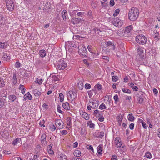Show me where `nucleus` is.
<instances>
[{
	"mask_svg": "<svg viewBox=\"0 0 160 160\" xmlns=\"http://www.w3.org/2000/svg\"><path fill=\"white\" fill-rule=\"evenodd\" d=\"M139 10L137 8L135 7L132 8L128 13V18L132 21L136 20L138 17Z\"/></svg>",
	"mask_w": 160,
	"mask_h": 160,
	"instance_id": "obj_1",
	"label": "nucleus"
},
{
	"mask_svg": "<svg viewBox=\"0 0 160 160\" xmlns=\"http://www.w3.org/2000/svg\"><path fill=\"white\" fill-rule=\"evenodd\" d=\"M137 57L139 61L142 62L144 64L145 62L144 61H145V57L142 48L139 47L138 48Z\"/></svg>",
	"mask_w": 160,
	"mask_h": 160,
	"instance_id": "obj_2",
	"label": "nucleus"
},
{
	"mask_svg": "<svg viewBox=\"0 0 160 160\" xmlns=\"http://www.w3.org/2000/svg\"><path fill=\"white\" fill-rule=\"evenodd\" d=\"M135 40L136 42L140 44H145L147 42V38L142 34L137 35L135 38Z\"/></svg>",
	"mask_w": 160,
	"mask_h": 160,
	"instance_id": "obj_3",
	"label": "nucleus"
},
{
	"mask_svg": "<svg viewBox=\"0 0 160 160\" xmlns=\"http://www.w3.org/2000/svg\"><path fill=\"white\" fill-rule=\"evenodd\" d=\"M57 68L59 70H64L67 66L66 60L62 58L58 60L57 63Z\"/></svg>",
	"mask_w": 160,
	"mask_h": 160,
	"instance_id": "obj_4",
	"label": "nucleus"
},
{
	"mask_svg": "<svg viewBox=\"0 0 160 160\" xmlns=\"http://www.w3.org/2000/svg\"><path fill=\"white\" fill-rule=\"evenodd\" d=\"M78 52L79 54L83 57L87 56L88 51L84 45H82L78 47Z\"/></svg>",
	"mask_w": 160,
	"mask_h": 160,
	"instance_id": "obj_5",
	"label": "nucleus"
},
{
	"mask_svg": "<svg viewBox=\"0 0 160 160\" xmlns=\"http://www.w3.org/2000/svg\"><path fill=\"white\" fill-rule=\"evenodd\" d=\"M93 114L97 118H98V120L100 122H103L104 120V117L103 116L102 112L100 111L98 109L95 110Z\"/></svg>",
	"mask_w": 160,
	"mask_h": 160,
	"instance_id": "obj_6",
	"label": "nucleus"
},
{
	"mask_svg": "<svg viewBox=\"0 0 160 160\" xmlns=\"http://www.w3.org/2000/svg\"><path fill=\"white\" fill-rule=\"evenodd\" d=\"M6 3L7 9L10 11H12L14 9L13 2L12 0H6Z\"/></svg>",
	"mask_w": 160,
	"mask_h": 160,
	"instance_id": "obj_7",
	"label": "nucleus"
},
{
	"mask_svg": "<svg viewBox=\"0 0 160 160\" xmlns=\"http://www.w3.org/2000/svg\"><path fill=\"white\" fill-rule=\"evenodd\" d=\"M112 23L117 27H120L122 26V21L118 18H114L112 21Z\"/></svg>",
	"mask_w": 160,
	"mask_h": 160,
	"instance_id": "obj_8",
	"label": "nucleus"
},
{
	"mask_svg": "<svg viewBox=\"0 0 160 160\" xmlns=\"http://www.w3.org/2000/svg\"><path fill=\"white\" fill-rule=\"evenodd\" d=\"M52 5L49 2H47L44 7L43 10L46 12L50 11L52 9Z\"/></svg>",
	"mask_w": 160,
	"mask_h": 160,
	"instance_id": "obj_9",
	"label": "nucleus"
},
{
	"mask_svg": "<svg viewBox=\"0 0 160 160\" xmlns=\"http://www.w3.org/2000/svg\"><path fill=\"white\" fill-rule=\"evenodd\" d=\"M40 85V79L38 78H37L35 79V82L32 84V86L31 87V88H39Z\"/></svg>",
	"mask_w": 160,
	"mask_h": 160,
	"instance_id": "obj_10",
	"label": "nucleus"
},
{
	"mask_svg": "<svg viewBox=\"0 0 160 160\" xmlns=\"http://www.w3.org/2000/svg\"><path fill=\"white\" fill-rule=\"evenodd\" d=\"M68 98L69 97L73 101L77 98V94L73 91H70L68 92Z\"/></svg>",
	"mask_w": 160,
	"mask_h": 160,
	"instance_id": "obj_11",
	"label": "nucleus"
},
{
	"mask_svg": "<svg viewBox=\"0 0 160 160\" xmlns=\"http://www.w3.org/2000/svg\"><path fill=\"white\" fill-rule=\"evenodd\" d=\"M132 25H129L127 27L124 31L125 34H127V36L128 35L129 36L131 31L132 30Z\"/></svg>",
	"mask_w": 160,
	"mask_h": 160,
	"instance_id": "obj_12",
	"label": "nucleus"
},
{
	"mask_svg": "<svg viewBox=\"0 0 160 160\" xmlns=\"http://www.w3.org/2000/svg\"><path fill=\"white\" fill-rule=\"evenodd\" d=\"M55 123L57 124L58 126V127L59 129H62L64 127V124L60 119L56 120L55 121Z\"/></svg>",
	"mask_w": 160,
	"mask_h": 160,
	"instance_id": "obj_13",
	"label": "nucleus"
},
{
	"mask_svg": "<svg viewBox=\"0 0 160 160\" xmlns=\"http://www.w3.org/2000/svg\"><path fill=\"white\" fill-rule=\"evenodd\" d=\"M120 138L119 137H117L114 140V142L115 144L116 147L117 148L120 147L122 145V143L119 141Z\"/></svg>",
	"mask_w": 160,
	"mask_h": 160,
	"instance_id": "obj_14",
	"label": "nucleus"
},
{
	"mask_svg": "<svg viewBox=\"0 0 160 160\" xmlns=\"http://www.w3.org/2000/svg\"><path fill=\"white\" fill-rule=\"evenodd\" d=\"M92 106V108L93 109H95L97 108L98 106V105L99 104V102L98 101H93V102H89V103H91Z\"/></svg>",
	"mask_w": 160,
	"mask_h": 160,
	"instance_id": "obj_15",
	"label": "nucleus"
},
{
	"mask_svg": "<svg viewBox=\"0 0 160 160\" xmlns=\"http://www.w3.org/2000/svg\"><path fill=\"white\" fill-rule=\"evenodd\" d=\"M6 96H3L2 98H0V108L4 106L6 104Z\"/></svg>",
	"mask_w": 160,
	"mask_h": 160,
	"instance_id": "obj_16",
	"label": "nucleus"
},
{
	"mask_svg": "<svg viewBox=\"0 0 160 160\" xmlns=\"http://www.w3.org/2000/svg\"><path fill=\"white\" fill-rule=\"evenodd\" d=\"M41 142L43 144L45 145L47 143L46 140V135L43 134L41 136Z\"/></svg>",
	"mask_w": 160,
	"mask_h": 160,
	"instance_id": "obj_17",
	"label": "nucleus"
},
{
	"mask_svg": "<svg viewBox=\"0 0 160 160\" xmlns=\"http://www.w3.org/2000/svg\"><path fill=\"white\" fill-rule=\"evenodd\" d=\"M103 145L102 144H100L97 148V152L99 155H102V153Z\"/></svg>",
	"mask_w": 160,
	"mask_h": 160,
	"instance_id": "obj_18",
	"label": "nucleus"
},
{
	"mask_svg": "<svg viewBox=\"0 0 160 160\" xmlns=\"http://www.w3.org/2000/svg\"><path fill=\"white\" fill-rule=\"evenodd\" d=\"M8 43L7 42H4L3 43L0 42V48L2 49H5L8 46Z\"/></svg>",
	"mask_w": 160,
	"mask_h": 160,
	"instance_id": "obj_19",
	"label": "nucleus"
},
{
	"mask_svg": "<svg viewBox=\"0 0 160 160\" xmlns=\"http://www.w3.org/2000/svg\"><path fill=\"white\" fill-rule=\"evenodd\" d=\"M62 106L63 108L66 110H69L70 109L69 103L68 102L63 103L62 104Z\"/></svg>",
	"mask_w": 160,
	"mask_h": 160,
	"instance_id": "obj_20",
	"label": "nucleus"
},
{
	"mask_svg": "<svg viewBox=\"0 0 160 160\" xmlns=\"http://www.w3.org/2000/svg\"><path fill=\"white\" fill-rule=\"evenodd\" d=\"M81 21V19L76 18H73L71 20V22L73 24H76L79 23Z\"/></svg>",
	"mask_w": 160,
	"mask_h": 160,
	"instance_id": "obj_21",
	"label": "nucleus"
},
{
	"mask_svg": "<svg viewBox=\"0 0 160 160\" xmlns=\"http://www.w3.org/2000/svg\"><path fill=\"white\" fill-rule=\"evenodd\" d=\"M81 115L86 120H88L89 119V117L88 114L85 112H82L81 113Z\"/></svg>",
	"mask_w": 160,
	"mask_h": 160,
	"instance_id": "obj_22",
	"label": "nucleus"
},
{
	"mask_svg": "<svg viewBox=\"0 0 160 160\" xmlns=\"http://www.w3.org/2000/svg\"><path fill=\"white\" fill-rule=\"evenodd\" d=\"M118 119V122L119 126H121L122 123V121L123 118V116L122 115H119L117 117Z\"/></svg>",
	"mask_w": 160,
	"mask_h": 160,
	"instance_id": "obj_23",
	"label": "nucleus"
},
{
	"mask_svg": "<svg viewBox=\"0 0 160 160\" xmlns=\"http://www.w3.org/2000/svg\"><path fill=\"white\" fill-rule=\"evenodd\" d=\"M39 88L38 89H34L33 91V93L34 94V95L37 98L39 96V94L40 93V92L39 91Z\"/></svg>",
	"mask_w": 160,
	"mask_h": 160,
	"instance_id": "obj_24",
	"label": "nucleus"
},
{
	"mask_svg": "<svg viewBox=\"0 0 160 160\" xmlns=\"http://www.w3.org/2000/svg\"><path fill=\"white\" fill-rule=\"evenodd\" d=\"M86 134L87 131L86 128L84 127L82 128L80 131L81 135H83V136H84Z\"/></svg>",
	"mask_w": 160,
	"mask_h": 160,
	"instance_id": "obj_25",
	"label": "nucleus"
},
{
	"mask_svg": "<svg viewBox=\"0 0 160 160\" xmlns=\"http://www.w3.org/2000/svg\"><path fill=\"white\" fill-rule=\"evenodd\" d=\"M12 82L14 85L16 84L17 82V78H16V75L15 73H13V76L12 78Z\"/></svg>",
	"mask_w": 160,
	"mask_h": 160,
	"instance_id": "obj_26",
	"label": "nucleus"
},
{
	"mask_svg": "<svg viewBox=\"0 0 160 160\" xmlns=\"http://www.w3.org/2000/svg\"><path fill=\"white\" fill-rule=\"evenodd\" d=\"M55 73H53L52 74H50V77H52V80L53 81L56 82V81H59V79L57 77L55 74Z\"/></svg>",
	"mask_w": 160,
	"mask_h": 160,
	"instance_id": "obj_27",
	"label": "nucleus"
},
{
	"mask_svg": "<svg viewBox=\"0 0 160 160\" xmlns=\"http://www.w3.org/2000/svg\"><path fill=\"white\" fill-rule=\"evenodd\" d=\"M74 154L76 157H79L81 155V153L80 150H76L74 151Z\"/></svg>",
	"mask_w": 160,
	"mask_h": 160,
	"instance_id": "obj_28",
	"label": "nucleus"
},
{
	"mask_svg": "<svg viewBox=\"0 0 160 160\" xmlns=\"http://www.w3.org/2000/svg\"><path fill=\"white\" fill-rule=\"evenodd\" d=\"M19 89L21 91L22 93L23 94L25 93V89L23 85L21 84L19 87Z\"/></svg>",
	"mask_w": 160,
	"mask_h": 160,
	"instance_id": "obj_29",
	"label": "nucleus"
},
{
	"mask_svg": "<svg viewBox=\"0 0 160 160\" xmlns=\"http://www.w3.org/2000/svg\"><path fill=\"white\" fill-rule=\"evenodd\" d=\"M8 98L9 100H10L11 101L13 102L16 99L17 97L15 95H10L8 97Z\"/></svg>",
	"mask_w": 160,
	"mask_h": 160,
	"instance_id": "obj_30",
	"label": "nucleus"
},
{
	"mask_svg": "<svg viewBox=\"0 0 160 160\" xmlns=\"http://www.w3.org/2000/svg\"><path fill=\"white\" fill-rule=\"evenodd\" d=\"M128 118V120L132 122L135 119V118L132 116V113L129 114Z\"/></svg>",
	"mask_w": 160,
	"mask_h": 160,
	"instance_id": "obj_31",
	"label": "nucleus"
},
{
	"mask_svg": "<svg viewBox=\"0 0 160 160\" xmlns=\"http://www.w3.org/2000/svg\"><path fill=\"white\" fill-rule=\"evenodd\" d=\"M2 58L4 60L7 61L10 59V57L9 55H8L5 53H4Z\"/></svg>",
	"mask_w": 160,
	"mask_h": 160,
	"instance_id": "obj_32",
	"label": "nucleus"
},
{
	"mask_svg": "<svg viewBox=\"0 0 160 160\" xmlns=\"http://www.w3.org/2000/svg\"><path fill=\"white\" fill-rule=\"evenodd\" d=\"M20 141H21V140L20 138H17L14 140L12 144L14 145H15L20 143Z\"/></svg>",
	"mask_w": 160,
	"mask_h": 160,
	"instance_id": "obj_33",
	"label": "nucleus"
},
{
	"mask_svg": "<svg viewBox=\"0 0 160 160\" xmlns=\"http://www.w3.org/2000/svg\"><path fill=\"white\" fill-rule=\"evenodd\" d=\"M46 53L45 50L41 48V57H44L46 56Z\"/></svg>",
	"mask_w": 160,
	"mask_h": 160,
	"instance_id": "obj_34",
	"label": "nucleus"
},
{
	"mask_svg": "<svg viewBox=\"0 0 160 160\" xmlns=\"http://www.w3.org/2000/svg\"><path fill=\"white\" fill-rule=\"evenodd\" d=\"M138 121L140 123H142V125L144 128L146 129L147 128V126L146 123L143 122L142 119L139 118Z\"/></svg>",
	"mask_w": 160,
	"mask_h": 160,
	"instance_id": "obj_35",
	"label": "nucleus"
},
{
	"mask_svg": "<svg viewBox=\"0 0 160 160\" xmlns=\"http://www.w3.org/2000/svg\"><path fill=\"white\" fill-rule=\"evenodd\" d=\"M83 83L82 81H80L78 83V87L80 90H82L83 88Z\"/></svg>",
	"mask_w": 160,
	"mask_h": 160,
	"instance_id": "obj_36",
	"label": "nucleus"
},
{
	"mask_svg": "<svg viewBox=\"0 0 160 160\" xmlns=\"http://www.w3.org/2000/svg\"><path fill=\"white\" fill-rule=\"evenodd\" d=\"M52 144H50L49 146V147L48 148H49V149H48V153L50 154H54V152L52 150Z\"/></svg>",
	"mask_w": 160,
	"mask_h": 160,
	"instance_id": "obj_37",
	"label": "nucleus"
},
{
	"mask_svg": "<svg viewBox=\"0 0 160 160\" xmlns=\"http://www.w3.org/2000/svg\"><path fill=\"white\" fill-rule=\"evenodd\" d=\"M49 127L50 130L52 132L54 131L56 129L55 126L53 124H50Z\"/></svg>",
	"mask_w": 160,
	"mask_h": 160,
	"instance_id": "obj_38",
	"label": "nucleus"
},
{
	"mask_svg": "<svg viewBox=\"0 0 160 160\" xmlns=\"http://www.w3.org/2000/svg\"><path fill=\"white\" fill-rule=\"evenodd\" d=\"M88 125L89 126V127L91 128H94L95 125L91 121H89L87 123Z\"/></svg>",
	"mask_w": 160,
	"mask_h": 160,
	"instance_id": "obj_39",
	"label": "nucleus"
},
{
	"mask_svg": "<svg viewBox=\"0 0 160 160\" xmlns=\"http://www.w3.org/2000/svg\"><path fill=\"white\" fill-rule=\"evenodd\" d=\"M72 46V42H68L66 43L65 44V47L66 48H69L71 47Z\"/></svg>",
	"mask_w": 160,
	"mask_h": 160,
	"instance_id": "obj_40",
	"label": "nucleus"
},
{
	"mask_svg": "<svg viewBox=\"0 0 160 160\" xmlns=\"http://www.w3.org/2000/svg\"><path fill=\"white\" fill-rule=\"evenodd\" d=\"M67 126H70L72 123L71 122V118L70 117H68L67 118Z\"/></svg>",
	"mask_w": 160,
	"mask_h": 160,
	"instance_id": "obj_41",
	"label": "nucleus"
},
{
	"mask_svg": "<svg viewBox=\"0 0 160 160\" xmlns=\"http://www.w3.org/2000/svg\"><path fill=\"white\" fill-rule=\"evenodd\" d=\"M138 102L140 103H142L143 102V98L142 96H140L138 98Z\"/></svg>",
	"mask_w": 160,
	"mask_h": 160,
	"instance_id": "obj_42",
	"label": "nucleus"
},
{
	"mask_svg": "<svg viewBox=\"0 0 160 160\" xmlns=\"http://www.w3.org/2000/svg\"><path fill=\"white\" fill-rule=\"evenodd\" d=\"M93 30L95 32V33L98 34L99 35H100L99 32L102 31L101 30H100V29H99L97 28H94L93 29Z\"/></svg>",
	"mask_w": 160,
	"mask_h": 160,
	"instance_id": "obj_43",
	"label": "nucleus"
},
{
	"mask_svg": "<svg viewBox=\"0 0 160 160\" xmlns=\"http://www.w3.org/2000/svg\"><path fill=\"white\" fill-rule=\"evenodd\" d=\"M67 13V11L66 10H64L62 12V14L63 19L64 20L66 19V18L65 14Z\"/></svg>",
	"mask_w": 160,
	"mask_h": 160,
	"instance_id": "obj_44",
	"label": "nucleus"
},
{
	"mask_svg": "<svg viewBox=\"0 0 160 160\" xmlns=\"http://www.w3.org/2000/svg\"><path fill=\"white\" fill-rule=\"evenodd\" d=\"M95 88H97L98 91L101 90L102 89V86L100 84H97L95 86Z\"/></svg>",
	"mask_w": 160,
	"mask_h": 160,
	"instance_id": "obj_45",
	"label": "nucleus"
},
{
	"mask_svg": "<svg viewBox=\"0 0 160 160\" xmlns=\"http://www.w3.org/2000/svg\"><path fill=\"white\" fill-rule=\"evenodd\" d=\"M97 137L98 138H102L104 135V132L103 131L98 132L97 133Z\"/></svg>",
	"mask_w": 160,
	"mask_h": 160,
	"instance_id": "obj_46",
	"label": "nucleus"
},
{
	"mask_svg": "<svg viewBox=\"0 0 160 160\" xmlns=\"http://www.w3.org/2000/svg\"><path fill=\"white\" fill-rule=\"evenodd\" d=\"M5 85V82L0 77V87H3Z\"/></svg>",
	"mask_w": 160,
	"mask_h": 160,
	"instance_id": "obj_47",
	"label": "nucleus"
},
{
	"mask_svg": "<svg viewBox=\"0 0 160 160\" xmlns=\"http://www.w3.org/2000/svg\"><path fill=\"white\" fill-rule=\"evenodd\" d=\"M88 16L89 17V18L91 19L93 18L92 12L91 10H89L87 13Z\"/></svg>",
	"mask_w": 160,
	"mask_h": 160,
	"instance_id": "obj_48",
	"label": "nucleus"
},
{
	"mask_svg": "<svg viewBox=\"0 0 160 160\" xmlns=\"http://www.w3.org/2000/svg\"><path fill=\"white\" fill-rule=\"evenodd\" d=\"M122 91L125 93L128 94H130L131 93V91L130 89H127L126 88H123L122 89Z\"/></svg>",
	"mask_w": 160,
	"mask_h": 160,
	"instance_id": "obj_49",
	"label": "nucleus"
},
{
	"mask_svg": "<svg viewBox=\"0 0 160 160\" xmlns=\"http://www.w3.org/2000/svg\"><path fill=\"white\" fill-rule=\"evenodd\" d=\"M145 156L148 158H152L151 154L149 152H147L145 153Z\"/></svg>",
	"mask_w": 160,
	"mask_h": 160,
	"instance_id": "obj_50",
	"label": "nucleus"
},
{
	"mask_svg": "<svg viewBox=\"0 0 160 160\" xmlns=\"http://www.w3.org/2000/svg\"><path fill=\"white\" fill-rule=\"evenodd\" d=\"M95 90L94 89H92L89 91L88 92V93L89 98H91L93 94V92Z\"/></svg>",
	"mask_w": 160,
	"mask_h": 160,
	"instance_id": "obj_51",
	"label": "nucleus"
},
{
	"mask_svg": "<svg viewBox=\"0 0 160 160\" xmlns=\"http://www.w3.org/2000/svg\"><path fill=\"white\" fill-rule=\"evenodd\" d=\"M59 96L60 97V101L61 102H62L64 100V95L62 93H60L59 94Z\"/></svg>",
	"mask_w": 160,
	"mask_h": 160,
	"instance_id": "obj_52",
	"label": "nucleus"
},
{
	"mask_svg": "<svg viewBox=\"0 0 160 160\" xmlns=\"http://www.w3.org/2000/svg\"><path fill=\"white\" fill-rule=\"evenodd\" d=\"M92 58H90V59H94V58H96L97 57V55L96 54V53L94 52L93 51V52H92Z\"/></svg>",
	"mask_w": 160,
	"mask_h": 160,
	"instance_id": "obj_53",
	"label": "nucleus"
},
{
	"mask_svg": "<svg viewBox=\"0 0 160 160\" xmlns=\"http://www.w3.org/2000/svg\"><path fill=\"white\" fill-rule=\"evenodd\" d=\"M60 109L61 107L59 105H58L57 107V109L58 112H59V113H61L62 114H63L64 113V112L62 111Z\"/></svg>",
	"mask_w": 160,
	"mask_h": 160,
	"instance_id": "obj_54",
	"label": "nucleus"
},
{
	"mask_svg": "<svg viewBox=\"0 0 160 160\" xmlns=\"http://www.w3.org/2000/svg\"><path fill=\"white\" fill-rule=\"evenodd\" d=\"M106 108L105 105L103 103H102L99 107V109L101 110L105 109Z\"/></svg>",
	"mask_w": 160,
	"mask_h": 160,
	"instance_id": "obj_55",
	"label": "nucleus"
},
{
	"mask_svg": "<svg viewBox=\"0 0 160 160\" xmlns=\"http://www.w3.org/2000/svg\"><path fill=\"white\" fill-rule=\"evenodd\" d=\"M120 10L119 9H116L114 12V13L113 14V16H117L118 14L120 12Z\"/></svg>",
	"mask_w": 160,
	"mask_h": 160,
	"instance_id": "obj_56",
	"label": "nucleus"
},
{
	"mask_svg": "<svg viewBox=\"0 0 160 160\" xmlns=\"http://www.w3.org/2000/svg\"><path fill=\"white\" fill-rule=\"evenodd\" d=\"M118 79V77L117 76H113L112 78V80L113 82H116Z\"/></svg>",
	"mask_w": 160,
	"mask_h": 160,
	"instance_id": "obj_57",
	"label": "nucleus"
},
{
	"mask_svg": "<svg viewBox=\"0 0 160 160\" xmlns=\"http://www.w3.org/2000/svg\"><path fill=\"white\" fill-rule=\"evenodd\" d=\"M87 148L90 150H91L93 152L94 150L92 146L91 145H88L87 146Z\"/></svg>",
	"mask_w": 160,
	"mask_h": 160,
	"instance_id": "obj_58",
	"label": "nucleus"
},
{
	"mask_svg": "<svg viewBox=\"0 0 160 160\" xmlns=\"http://www.w3.org/2000/svg\"><path fill=\"white\" fill-rule=\"evenodd\" d=\"M113 98L115 100V103H117V102L118 101V95L117 94L115 95L114 96Z\"/></svg>",
	"mask_w": 160,
	"mask_h": 160,
	"instance_id": "obj_59",
	"label": "nucleus"
},
{
	"mask_svg": "<svg viewBox=\"0 0 160 160\" xmlns=\"http://www.w3.org/2000/svg\"><path fill=\"white\" fill-rule=\"evenodd\" d=\"M158 33H156V35L154 37V38L155 40H157L160 38V36L158 35Z\"/></svg>",
	"mask_w": 160,
	"mask_h": 160,
	"instance_id": "obj_60",
	"label": "nucleus"
},
{
	"mask_svg": "<svg viewBox=\"0 0 160 160\" xmlns=\"http://www.w3.org/2000/svg\"><path fill=\"white\" fill-rule=\"evenodd\" d=\"M15 67L18 68L20 67V63L19 62H16L15 64Z\"/></svg>",
	"mask_w": 160,
	"mask_h": 160,
	"instance_id": "obj_61",
	"label": "nucleus"
},
{
	"mask_svg": "<svg viewBox=\"0 0 160 160\" xmlns=\"http://www.w3.org/2000/svg\"><path fill=\"white\" fill-rule=\"evenodd\" d=\"M102 58L105 60L106 62H108L109 60V57L108 56H102Z\"/></svg>",
	"mask_w": 160,
	"mask_h": 160,
	"instance_id": "obj_62",
	"label": "nucleus"
},
{
	"mask_svg": "<svg viewBox=\"0 0 160 160\" xmlns=\"http://www.w3.org/2000/svg\"><path fill=\"white\" fill-rule=\"evenodd\" d=\"M85 88L86 89H89L91 88V86L89 84L86 83L85 85Z\"/></svg>",
	"mask_w": 160,
	"mask_h": 160,
	"instance_id": "obj_63",
	"label": "nucleus"
},
{
	"mask_svg": "<svg viewBox=\"0 0 160 160\" xmlns=\"http://www.w3.org/2000/svg\"><path fill=\"white\" fill-rule=\"evenodd\" d=\"M28 144L25 143L23 144V149L26 150L28 149Z\"/></svg>",
	"mask_w": 160,
	"mask_h": 160,
	"instance_id": "obj_64",
	"label": "nucleus"
}]
</instances>
